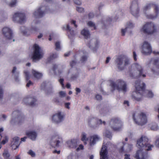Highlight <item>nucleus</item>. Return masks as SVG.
I'll list each match as a JSON object with an SVG mask.
<instances>
[{"mask_svg":"<svg viewBox=\"0 0 159 159\" xmlns=\"http://www.w3.org/2000/svg\"><path fill=\"white\" fill-rule=\"evenodd\" d=\"M129 75L131 77H146V75L144 73L143 68L138 63H135L132 65Z\"/></svg>","mask_w":159,"mask_h":159,"instance_id":"nucleus-2","label":"nucleus"},{"mask_svg":"<svg viewBox=\"0 0 159 159\" xmlns=\"http://www.w3.org/2000/svg\"><path fill=\"white\" fill-rule=\"evenodd\" d=\"M112 146L110 142H107L106 140H104L100 152V159H108L107 148H110Z\"/></svg>","mask_w":159,"mask_h":159,"instance_id":"nucleus-9","label":"nucleus"},{"mask_svg":"<svg viewBox=\"0 0 159 159\" xmlns=\"http://www.w3.org/2000/svg\"><path fill=\"white\" fill-rule=\"evenodd\" d=\"M155 145L157 147L159 148V137L156 139Z\"/></svg>","mask_w":159,"mask_h":159,"instance_id":"nucleus-56","label":"nucleus"},{"mask_svg":"<svg viewBox=\"0 0 159 159\" xmlns=\"http://www.w3.org/2000/svg\"><path fill=\"white\" fill-rule=\"evenodd\" d=\"M116 63L118 68L122 70L130 64V60L127 57H119L116 59Z\"/></svg>","mask_w":159,"mask_h":159,"instance_id":"nucleus-8","label":"nucleus"},{"mask_svg":"<svg viewBox=\"0 0 159 159\" xmlns=\"http://www.w3.org/2000/svg\"><path fill=\"white\" fill-rule=\"evenodd\" d=\"M125 159H130V154H125Z\"/></svg>","mask_w":159,"mask_h":159,"instance_id":"nucleus-59","label":"nucleus"},{"mask_svg":"<svg viewBox=\"0 0 159 159\" xmlns=\"http://www.w3.org/2000/svg\"><path fill=\"white\" fill-rule=\"evenodd\" d=\"M19 138L17 137H15L13 138L11 142V147L12 149L15 150L18 148L20 145Z\"/></svg>","mask_w":159,"mask_h":159,"instance_id":"nucleus-24","label":"nucleus"},{"mask_svg":"<svg viewBox=\"0 0 159 159\" xmlns=\"http://www.w3.org/2000/svg\"><path fill=\"white\" fill-rule=\"evenodd\" d=\"M105 136L110 139H111L112 137V135L111 134L107 131L105 132Z\"/></svg>","mask_w":159,"mask_h":159,"instance_id":"nucleus-45","label":"nucleus"},{"mask_svg":"<svg viewBox=\"0 0 159 159\" xmlns=\"http://www.w3.org/2000/svg\"><path fill=\"white\" fill-rule=\"evenodd\" d=\"M3 35L7 39H10L13 37L12 32L11 30L7 27L3 28L2 30Z\"/></svg>","mask_w":159,"mask_h":159,"instance_id":"nucleus-19","label":"nucleus"},{"mask_svg":"<svg viewBox=\"0 0 159 159\" xmlns=\"http://www.w3.org/2000/svg\"><path fill=\"white\" fill-rule=\"evenodd\" d=\"M58 57V55L56 53H53L50 56V57L51 60L55 59Z\"/></svg>","mask_w":159,"mask_h":159,"instance_id":"nucleus-46","label":"nucleus"},{"mask_svg":"<svg viewBox=\"0 0 159 159\" xmlns=\"http://www.w3.org/2000/svg\"><path fill=\"white\" fill-rule=\"evenodd\" d=\"M81 140L84 142V144H87V141H88L89 138H87V134L86 133L84 132L82 133Z\"/></svg>","mask_w":159,"mask_h":159,"instance_id":"nucleus-33","label":"nucleus"},{"mask_svg":"<svg viewBox=\"0 0 159 159\" xmlns=\"http://www.w3.org/2000/svg\"><path fill=\"white\" fill-rule=\"evenodd\" d=\"M2 155L5 159H8L10 157V154L8 149L6 148L4 149Z\"/></svg>","mask_w":159,"mask_h":159,"instance_id":"nucleus-38","label":"nucleus"},{"mask_svg":"<svg viewBox=\"0 0 159 159\" xmlns=\"http://www.w3.org/2000/svg\"><path fill=\"white\" fill-rule=\"evenodd\" d=\"M70 102L66 103H65V107L68 109H69L70 107H69V105H70Z\"/></svg>","mask_w":159,"mask_h":159,"instance_id":"nucleus-62","label":"nucleus"},{"mask_svg":"<svg viewBox=\"0 0 159 159\" xmlns=\"http://www.w3.org/2000/svg\"><path fill=\"white\" fill-rule=\"evenodd\" d=\"M81 34L84 36L85 39H88L89 37L90 34L89 31L86 29H84L81 31Z\"/></svg>","mask_w":159,"mask_h":159,"instance_id":"nucleus-35","label":"nucleus"},{"mask_svg":"<svg viewBox=\"0 0 159 159\" xmlns=\"http://www.w3.org/2000/svg\"><path fill=\"white\" fill-rule=\"evenodd\" d=\"M65 117L63 113L59 112L54 115L52 118V122L55 124H58L62 122Z\"/></svg>","mask_w":159,"mask_h":159,"instance_id":"nucleus-16","label":"nucleus"},{"mask_svg":"<svg viewBox=\"0 0 159 159\" xmlns=\"http://www.w3.org/2000/svg\"><path fill=\"white\" fill-rule=\"evenodd\" d=\"M3 89L2 86H0V101L2 100L3 98Z\"/></svg>","mask_w":159,"mask_h":159,"instance_id":"nucleus-42","label":"nucleus"},{"mask_svg":"<svg viewBox=\"0 0 159 159\" xmlns=\"http://www.w3.org/2000/svg\"><path fill=\"white\" fill-rule=\"evenodd\" d=\"M32 100V99L30 98H25L23 100V102L26 104H28L30 105L33 106L34 105L35 101H33L32 102H31Z\"/></svg>","mask_w":159,"mask_h":159,"instance_id":"nucleus-32","label":"nucleus"},{"mask_svg":"<svg viewBox=\"0 0 159 159\" xmlns=\"http://www.w3.org/2000/svg\"><path fill=\"white\" fill-rule=\"evenodd\" d=\"M152 5L153 6L154 8L156 15V16H154L152 15H150L148 18L151 19H153L156 18L157 16V15L159 11V7L156 4H147L143 8V11L144 13H145V12L149 10L150 9V7Z\"/></svg>","mask_w":159,"mask_h":159,"instance_id":"nucleus-17","label":"nucleus"},{"mask_svg":"<svg viewBox=\"0 0 159 159\" xmlns=\"http://www.w3.org/2000/svg\"><path fill=\"white\" fill-rule=\"evenodd\" d=\"M28 153L31 155L32 157H34L35 156V153L32 150H30L28 152Z\"/></svg>","mask_w":159,"mask_h":159,"instance_id":"nucleus-49","label":"nucleus"},{"mask_svg":"<svg viewBox=\"0 0 159 159\" xmlns=\"http://www.w3.org/2000/svg\"><path fill=\"white\" fill-rule=\"evenodd\" d=\"M74 2L78 5H80L81 4V2L80 0H73Z\"/></svg>","mask_w":159,"mask_h":159,"instance_id":"nucleus-58","label":"nucleus"},{"mask_svg":"<svg viewBox=\"0 0 159 159\" xmlns=\"http://www.w3.org/2000/svg\"><path fill=\"white\" fill-rule=\"evenodd\" d=\"M4 2L8 6H15L17 3V0H3Z\"/></svg>","mask_w":159,"mask_h":159,"instance_id":"nucleus-31","label":"nucleus"},{"mask_svg":"<svg viewBox=\"0 0 159 159\" xmlns=\"http://www.w3.org/2000/svg\"><path fill=\"white\" fill-rule=\"evenodd\" d=\"M60 97L63 98L66 96V93L64 91H61L59 93Z\"/></svg>","mask_w":159,"mask_h":159,"instance_id":"nucleus-48","label":"nucleus"},{"mask_svg":"<svg viewBox=\"0 0 159 159\" xmlns=\"http://www.w3.org/2000/svg\"><path fill=\"white\" fill-rule=\"evenodd\" d=\"M8 140V138L6 136L5 137V139H4L3 140L2 142V143H1L2 144H5L6 143H7Z\"/></svg>","mask_w":159,"mask_h":159,"instance_id":"nucleus-51","label":"nucleus"},{"mask_svg":"<svg viewBox=\"0 0 159 159\" xmlns=\"http://www.w3.org/2000/svg\"><path fill=\"white\" fill-rule=\"evenodd\" d=\"M141 52L145 55L150 54L152 52V47L150 43L147 41H144L141 47Z\"/></svg>","mask_w":159,"mask_h":159,"instance_id":"nucleus-13","label":"nucleus"},{"mask_svg":"<svg viewBox=\"0 0 159 159\" xmlns=\"http://www.w3.org/2000/svg\"><path fill=\"white\" fill-rule=\"evenodd\" d=\"M133 117L135 123L138 125H143L147 121L146 115L143 112H136L134 114Z\"/></svg>","mask_w":159,"mask_h":159,"instance_id":"nucleus-5","label":"nucleus"},{"mask_svg":"<svg viewBox=\"0 0 159 159\" xmlns=\"http://www.w3.org/2000/svg\"><path fill=\"white\" fill-rule=\"evenodd\" d=\"M43 53L41 48L37 44L33 46V53L32 58L34 61H39L43 58Z\"/></svg>","mask_w":159,"mask_h":159,"instance_id":"nucleus-7","label":"nucleus"},{"mask_svg":"<svg viewBox=\"0 0 159 159\" xmlns=\"http://www.w3.org/2000/svg\"><path fill=\"white\" fill-rule=\"evenodd\" d=\"M144 85L142 82L136 81L135 85L136 91L133 92L131 95L132 98L134 101L139 102L142 100Z\"/></svg>","mask_w":159,"mask_h":159,"instance_id":"nucleus-1","label":"nucleus"},{"mask_svg":"<svg viewBox=\"0 0 159 159\" xmlns=\"http://www.w3.org/2000/svg\"><path fill=\"white\" fill-rule=\"evenodd\" d=\"M63 28L66 30H69L70 31H71V29L69 25H67L65 26H64L63 27Z\"/></svg>","mask_w":159,"mask_h":159,"instance_id":"nucleus-53","label":"nucleus"},{"mask_svg":"<svg viewBox=\"0 0 159 159\" xmlns=\"http://www.w3.org/2000/svg\"><path fill=\"white\" fill-rule=\"evenodd\" d=\"M76 10L77 11L80 13L84 11V9L80 6L77 7Z\"/></svg>","mask_w":159,"mask_h":159,"instance_id":"nucleus-47","label":"nucleus"},{"mask_svg":"<svg viewBox=\"0 0 159 159\" xmlns=\"http://www.w3.org/2000/svg\"><path fill=\"white\" fill-rule=\"evenodd\" d=\"M13 118L12 120L14 122H20L22 119L20 113L18 111H14L12 114Z\"/></svg>","mask_w":159,"mask_h":159,"instance_id":"nucleus-23","label":"nucleus"},{"mask_svg":"<svg viewBox=\"0 0 159 159\" xmlns=\"http://www.w3.org/2000/svg\"><path fill=\"white\" fill-rule=\"evenodd\" d=\"M111 128L114 131H119L122 127L121 121L118 118H113L111 119L109 123Z\"/></svg>","mask_w":159,"mask_h":159,"instance_id":"nucleus-12","label":"nucleus"},{"mask_svg":"<svg viewBox=\"0 0 159 159\" xmlns=\"http://www.w3.org/2000/svg\"><path fill=\"white\" fill-rule=\"evenodd\" d=\"M110 86L112 91L116 89L123 92L126 91V84L125 82L122 80H118L115 82H111Z\"/></svg>","mask_w":159,"mask_h":159,"instance_id":"nucleus-3","label":"nucleus"},{"mask_svg":"<svg viewBox=\"0 0 159 159\" xmlns=\"http://www.w3.org/2000/svg\"><path fill=\"white\" fill-rule=\"evenodd\" d=\"M142 148L138 150L134 155V157L136 159H145L146 157V153Z\"/></svg>","mask_w":159,"mask_h":159,"instance_id":"nucleus-21","label":"nucleus"},{"mask_svg":"<svg viewBox=\"0 0 159 159\" xmlns=\"http://www.w3.org/2000/svg\"><path fill=\"white\" fill-rule=\"evenodd\" d=\"M101 139L100 137L98 135L95 134L90 136L89 138L88 141L89 146L91 147L93 146L97 142L100 140Z\"/></svg>","mask_w":159,"mask_h":159,"instance_id":"nucleus-18","label":"nucleus"},{"mask_svg":"<svg viewBox=\"0 0 159 159\" xmlns=\"http://www.w3.org/2000/svg\"><path fill=\"white\" fill-rule=\"evenodd\" d=\"M64 81V79L62 78L60 79L59 80V82L60 83L62 87L64 88V84L63 83Z\"/></svg>","mask_w":159,"mask_h":159,"instance_id":"nucleus-52","label":"nucleus"},{"mask_svg":"<svg viewBox=\"0 0 159 159\" xmlns=\"http://www.w3.org/2000/svg\"><path fill=\"white\" fill-rule=\"evenodd\" d=\"M26 135L32 140L35 141L37 136V133L35 131H31L27 132Z\"/></svg>","mask_w":159,"mask_h":159,"instance_id":"nucleus-28","label":"nucleus"},{"mask_svg":"<svg viewBox=\"0 0 159 159\" xmlns=\"http://www.w3.org/2000/svg\"><path fill=\"white\" fill-rule=\"evenodd\" d=\"M130 11L134 16H136L139 13L138 5L135 1L133 2L130 7Z\"/></svg>","mask_w":159,"mask_h":159,"instance_id":"nucleus-20","label":"nucleus"},{"mask_svg":"<svg viewBox=\"0 0 159 159\" xmlns=\"http://www.w3.org/2000/svg\"><path fill=\"white\" fill-rule=\"evenodd\" d=\"M26 19V18L24 13L19 12L15 13L12 17L13 21L20 24L24 23Z\"/></svg>","mask_w":159,"mask_h":159,"instance_id":"nucleus-10","label":"nucleus"},{"mask_svg":"<svg viewBox=\"0 0 159 159\" xmlns=\"http://www.w3.org/2000/svg\"><path fill=\"white\" fill-rule=\"evenodd\" d=\"M20 32L24 34H26L28 31V29L24 26H22L20 28Z\"/></svg>","mask_w":159,"mask_h":159,"instance_id":"nucleus-40","label":"nucleus"},{"mask_svg":"<svg viewBox=\"0 0 159 159\" xmlns=\"http://www.w3.org/2000/svg\"><path fill=\"white\" fill-rule=\"evenodd\" d=\"M12 76L13 77L15 81L18 82L20 80L19 79V71L17 70L16 67L14 66L13 67L11 71Z\"/></svg>","mask_w":159,"mask_h":159,"instance_id":"nucleus-26","label":"nucleus"},{"mask_svg":"<svg viewBox=\"0 0 159 159\" xmlns=\"http://www.w3.org/2000/svg\"><path fill=\"white\" fill-rule=\"evenodd\" d=\"M32 73L34 76L37 79L40 78L42 76V74L41 73L39 72L34 70H32Z\"/></svg>","mask_w":159,"mask_h":159,"instance_id":"nucleus-36","label":"nucleus"},{"mask_svg":"<svg viewBox=\"0 0 159 159\" xmlns=\"http://www.w3.org/2000/svg\"><path fill=\"white\" fill-rule=\"evenodd\" d=\"M24 73L25 75V79L26 80H28L30 77L29 73L28 71L26 70L24 71Z\"/></svg>","mask_w":159,"mask_h":159,"instance_id":"nucleus-43","label":"nucleus"},{"mask_svg":"<svg viewBox=\"0 0 159 159\" xmlns=\"http://www.w3.org/2000/svg\"><path fill=\"white\" fill-rule=\"evenodd\" d=\"M134 27L133 24L130 22H128L127 24L126 27L125 29H122L121 30V33L123 36L125 34L126 32L130 33L131 32V30Z\"/></svg>","mask_w":159,"mask_h":159,"instance_id":"nucleus-22","label":"nucleus"},{"mask_svg":"<svg viewBox=\"0 0 159 159\" xmlns=\"http://www.w3.org/2000/svg\"><path fill=\"white\" fill-rule=\"evenodd\" d=\"M89 17V18H92L94 17V14L93 13H89L88 15Z\"/></svg>","mask_w":159,"mask_h":159,"instance_id":"nucleus-61","label":"nucleus"},{"mask_svg":"<svg viewBox=\"0 0 159 159\" xmlns=\"http://www.w3.org/2000/svg\"><path fill=\"white\" fill-rule=\"evenodd\" d=\"M68 147L70 148H75L77 146V141L75 139L69 140L67 142Z\"/></svg>","mask_w":159,"mask_h":159,"instance_id":"nucleus-30","label":"nucleus"},{"mask_svg":"<svg viewBox=\"0 0 159 159\" xmlns=\"http://www.w3.org/2000/svg\"><path fill=\"white\" fill-rule=\"evenodd\" d=\"M153 53L156 55L159 56V52L156 51H154L153 52Z\"/></svg>","mask_w":159,"mask_h":159,"instance_id":"nucleus-64","label":"nucleus"},{"mask_svg":"<svg viewBox=\"0 0 159 159\" xmlns=\"http://www.w3.org/2000/svg\"><path fill=\"white\" fill-rule=\"evenodd\" d=\"M87 59L86 54H84L81 57V61L82 62H84L86 61Z\"/></svg>","mask_w":159,"mask_h":159,"instance_id":"nucleus-50","label":"nucleus"},{"mask_svg":"<svg viewBox=\"0 0 159 159\" xmlns=\"http://www.w3.org/2000/svg\"><path fill=\"white\" fill-rule=\"evenodd\" d=\"M88 25L89 26L93 28V30H95L96 29V27L95 24L92 21H89L87 23Z\"/></svg>","mask_w":159,"mask_h":159,"instance_id":"nucleus-41","label":"nucleus"},{"mask_svg":"<svg viewBox=\"0 0 159 159\" xmlns=\"http://www.w3.org/2000/svg\"><path fill=\"white\" fill-rule=\"evenodd\" d=\"M147 66L154 74L159 75V59L152 58L148 63Z\"/></svg>","mask_w":159,"mask_h":159,"instance_id":"nucleus-6","label":"nucleus"},{"mask_svg":"<svg viewBox=\"0 0 159 159\" xmlns=\"http://www.w3.org/2000/svg\"><path fill=\"white\" fill-rule=\"evenodd\" d=\"M75 91H76V94L77 95L79 93H80L81 92V90L80 88H75Z\"/></svg>","mask_w":159,"mask_h":159,"instance_id":"nucleus-60","label":"nucleus"},{"mask_svg":"<svg viewBox=\"0 0 159 159\" xmlns=\"http://www.w3.org/2000/svg\"><path fill=\"white\" fill-rule=\"evenodd\" d=\"M133 58H134V60L135 61H136L137 60V58H136L137 55L136 54V53L134 52H133Z\"/></svg>","mask_w":159,"mask_h":159,"instance_id":"nucleus-63","label":"nucleus"},{"mask_svg":"<svg viewBox=\"0 0 159 159\" xmlns=\"http://www.w3.org/2000/svg\"><path fill=\"white\" fill-rule=\"evenodd\" d=\"M133 149V146L131 144H126L120 150V152H130Z\"/></svg>","mask_w":159,"mask_h":159,"instance_id":"nucleus-27","label":"nucleus"},{"mask_svg":"<svg viewBox=\"0 0 159 159\" xmlns=\"http://www.w3.org/2000/svg\"><path fill=\"white\" fill-rule=\"evenodd\" d=\"M48 11V7H42L36 10L33 13V16L35 18L41 17L46 12Z\"/></svg>","mask_w":159,"mask_h":159,"instance_id":"nucleus-15","label":"nucleus"},{"mask_svg":"<svg viewBox=\"0 0 159 159\" xmlns=\"http://www.w3.org/2000/svg\"><path fill=\"white\" fill-rule=\"evenodd\" d=\"M97 122V123L99 125L103 124L104 125H105L106 124V122L104 121H102L101 119H99L97 120L96 119L94 118H92L89 121L88 123L89 125L90 126H93L94 125V123L95 122Z\"/></svg>","mask_w":159,"mask_h":159,"instance_id":"nucleus-29","label":"nucleus"},{"mask_svg":"<svg viewBox=\"0 0 159 159\" xmlns=\"http://www.w3.org/2000/svg\"><path fill=\"white\" fill-rule=\"evenodd\" d=\"M84 148V146L82 144H80L78 147L77 148L76 150L77 151H78L81 149H83Z\"/></svg>","mask_w":159,"mask_h":159,"instance_id":"nucleus-55","label":"nucleus"},{"mask_svg":"<svg viewBox=\"0 0 159 159\" xmlns=\"http://www.w3.org/2000/svg\"><path fill=\"white\" fill-rule=\"evenodd\" d=\"M156 30L154 24L152 23H148L145 24L141 30V31L144 33L151 34Z\"/></svg>","mask_w":159,"mask_h":159,"instance_id":"nucleus-11","label":"nucleus"},{"mask_svg":"<svg viewBox=\"0 0 159 159\" xmlns=\"http://www.w3.org/2000/svg\"><path fill=\"white\" fill-rule=\"evenodd\" d=\"M148 141V138L145 136H142L137 141V147L139 148L144 149L147 151H150L154 147L153 145L147 143Z\"/></svg>","mask_w":159,"mask_h":159,"instance_id":"nucleus-4","label":"nucleus"},{"mask_svg":"<svg viewBox=\"0 0 159 159\" xmlns=\"http://www.w3.org/2000/svg\"><path fill=\"white\" fill-rule=\"evenodd\" d=\"M148 126L149 128L153 130H157L158 129V126L155 123H151L149 124Z\"/></svg>","mask_w":159,"mask_h":159,"instance_id":"nucleus-37","label":"nucleus"},{"mask_svg":"<svg viewBox=\"0 0 159 159\" xmlns=\"http://www.w3.org/2000/svg\"><path fill=\"white\" fill-rule=\"evenodd\" d=\"M143 93L144 96L147 97L152 98L153 96V93L150 91L148 90L143 91Z\"/></svg>","mask_w":159,"mask_h":159,"instance_id":"nucleus-39","label":"nucleus"},{"mask_svg":"<svg viewBox=\"0 0 159 159\" xmlns=\"http://www.w3.org/2000/svg\"><path fill=\"white\" fill-rule=\"evenodd\" d=\"M56 49L57 51L61 49L60 43L59 41L56 42L55 44Z\"/></svg>","mask_w":159,"mask_h":159,"instance_id":"nucleus-44","label":"nucleus"},{"mask_svg":"<svg viewBox=\"0 0 159 159\" xmlns=\"http://www.w3.org/2000/svg\"><path fill=\"white\" fill-rule=\"evenodd\" d=\"M62 140V138L60 135L58 134H55L51 138L50 144L53 147H58Z\"/></svg>","mask_w":159,"mask_h":159,"instance_id":"nucleus-14","label":"nucleus"},{"mask_svg":"<svg viewBox=\"0 0 159 159\" xmlns=\"http://www.w3.org/2000/svg\"><path fill=\"white\" fill-rule=\"evenodd\" d=\"M33 84V83L31 82V81L30 80H29L27 82L26 86L27 87H29L30 86L32 85Z\"/></svg>","mask_w":159,"mask_h":159,"instance_id":"nucleus-54","label":"nucleus"},{"mask_svg":"<svg viewBox=\"0 0 159 159\" xmlns=\"http://www.w3.org/2000/svg\"><path fill=\"white\" fill-rule=\"evenodd\" d=\"M57 69L58 72V75L60 76L61 75L63 72V68H62L61 66H58L56 65H54L53 67V70H56Z\"/></svg>","mask_w":159,"mask_h":159,"instance_id":"nucleus-34","label":"nucleus"},{"mask_svg":"<svg viewBox=\"0 0 159 159\" xmlns=\"http://www.w3.org/2000/svg\"><path fill=\"white\" fill-rule=\"evenodd\" d=\"M95 97L97 100H100L102 99V96L99 94H97Z\"/></svg>","mask_w":159,"mask_h":159,"instance_id":"nucleus-57","label":"nucleus"},{"mask_svg":"<svg viewBox=\"0 0 159 159\" xmlns=\"http://www.w3.org/2000/svg\"><path fill=\"white\" fill-rule=\"evenodd\" d=\"M98 41L95 39H93L90 40L89 46L91 49L95 50L98 48Z\"/></svg>","mask_w":159,"mask_h":159,"instance_id":"nucleus-25","label":"nucleus"}]
</instances>
